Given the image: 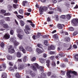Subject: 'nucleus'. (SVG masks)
<instances>
[{
	"label": "nucleus",
	"instance_id": "nucleus-1",
	"mask_svg": "<svg viewBox=\"0 0 78 78\" xmlns=\"http://www.w3.org/2000/svg\"><path fill=\"white\" fill-rule=\"evenodd\" d=\"M34 65L32 66V69L34 71H36L37 70V69H39L41 72H44V69L42 66H40L39 68V65L38 64L36 63L33 64Z\"/></svg>",
	"mask_w": 78,
	"mask_h": 78
},
{
	"label": "nucleus",
	"instance_id": "nucleus-2",
	"mask_svg": "<svg viewBox=\"0 0 78 78\" xmlns=\"http://www.w3.org/2000/svg\"><path fill=\"white\" fill-rule=\"evenodd\" d=\"M17 33H18L17 35V37H18L19 39H22V37H23L22 34H23V31L20 29H18L17 30Z\"/></svg>",
	"mask_w": 78,
	"mask_h": 78
},
{
	"label": "nucleus",
	"instance_id": "nucleus-3",
	"mask_svg": "<svg viewBox=\"0 0 78 78\" xmlns=\"http://www.w3.org/2000/svg\"><path fill=\"white\" fill-rule=\"evenodd\" d=\"M47 10H48V8L45 6H44L43 7H40L39 9V13L41 15L43 14L44 11H47Z\"/></svg>",
	"mask_w": 78,
	"mask_h": 78
},
{
	"label": "nucleus",
	"instance_id": "nucleus-4",
	"mask_svg": "<svg viewBox=\"0 0 78 78\" xmlns=\"http://www.w3.org/2000/svg\"><path fill=\"white\" fill-rule=\"evenodd\" d=\"M70 73H73L75 75H77V73L75 71H67V76L69 78H71V75Z\"/></svg>",
	"mask_w": 78,
	"mask_h": 78
},
{
	"label": "nucleus",
	"instance_id": "nucleus-5",
	"mask_svg": "<svg viewBox=\"0 0 78 78\" xmlns=\"http://www.w3.org/2000/svg\"><path fill=\"white\" fill-rule=\"evenodd\" d=\"M8 48L9 53H14V49L12 48V46H9L8 47Z\"/></svg>",
	"mask_w": 78,
	"mask_h": 78
},
{
	"label": "nucleus",
	"instance_id": "nucleus-6",
	"mask_svg": "<svg viewBox=\"0 0 78 78\" xmlns=\"http://www.w3.org/2000/svg\"><path fill=\"white\" fill-rule=\"evenodd\" d=\"M71 23L74 26H76V25L78 23V19H73Z\"/></svg>",
	"mask_w": 78,
	"mask_h": 78
},
{
	"label": "nucleus",
	"instance_id": "nucleus-7",
	"mask_svg": "<svg viewBox=\"0 0 78 78\" xmlns=\"http://www.w3.org/2000/svg\"><path fill=\"white\" fill-rule=\"evenodd\" d=\"M25 29L24 30V31L27 34H30V32H29V31L30 30V27H29V26L28 25H27L25 27Z\"/></svg>",
	"mask_w": 78,
	"mask_h": 78
},
{
	"label": "nucleus",
	"instance_id": "nucleus-8",
	"mask_svg": "<svg viewBox=\"0 0 78 78\" xmlns=\"http://www.w3.org/2000/svg\"><path fill=\"white\" fill-rule=\"evenodd\" d=\"M63 55L64 53H60L58 56H55L56 59L57 60H58V59H59V58H61V57H62V56H63Z\"/></svg>",
	"mask_w": 78,
	"mask_h": 78
},
{
	"label": "nucleus",
	"instance_id": "nucleus-9",
	"mask_svg": "<svg viewBox=\"0 0 78 78\" xmlns=\"http://www.w3.org/2000/svg\"><path fill=\"white\" fill-rule=\"evenodd\" d=\"M10 37V35H9V34H6L4 35V39H8Z\"/></svg>",
	"mask_w": 78,
	"mask_h": 78
},
{
	"label": "nucleus",
	"instance_id": "nucleus-10",
	"mask_svg": "<svg viewBox=\"0 0 78 78\" xmlns=\"http://www.w3.org/2000/svg\"><path fill=\"white\" fill-rule=\"evenodd\" d=\"M62 26L64 27V25L59 23L57 24V27L59 29H62L63 28Z\"/></svg>",
	"mask_w": 78,
	"mask_h": 78
},
{
	"label": "nucleus",
	"instance_id": "nucleus-11",
	"mask_svg": "<svg viewBox=\"0 0 78 78\" xmlns=\"http://www.w3.org/2000/svg\"><path fill=\"white\" fill-rule=\"evenodd\" d=\"M27 22H28L29 23H31L30 25L32 26V27H33V28H34V27L35 26L34 24L32 22L31 20H27Z\"/></svg>",
	"mask_w": 78,
	"mask_h": 78
},
{
	"label": "nucleus",
	"instance_id": "nucleus-12",
	"mask_svg": "<svg viewBox=\"0 0 78 78\" xmlns=\"http://www.w3.org/2000/svg\"><path fill=\"white\" fill-rule=\"evenodd\" d=\"M2 26L4 28H9V26L6 23L3 24Z\"/></svg>",
	"mask_w": 78,
	"mask_h": 78
},
{
	"label": "nucleus",
	"instance_id": "nucleus-13",
	"mask_svg": "<svg viewBox=\"0 0 78 78\" xmlns=\"http://www.w3.org/2000/svg\"><path fill=\"white\" fill-rule=\"evenodd\" d=\"M46 66L49 68L50 64V61L49 60H48L46 61Z\"/></svg>",
	"mask_w": 78,
	"mask_h": 78
},
{
	"label": "nucleus",
	"instance_id": "nucleus-14",
	"mask_svg": "<svg viewBox=\"0 0 78 78\" xmlns=\"http://www.w3.org/2000/svg\"><path fill=\"white\" fill-rule=\"evenodd\" d=\"M16 37H12L10 39V41L11 42H14V41H16Z\"/></svg>",
	"mask_w": 78,
	"mask_h": 78
},
{
	"label": "nucleus",
	"instance_id": "nucleus-15",
	"mask_svg": "<svg viewBox=\"0 0 78 78\" xmlns=\"http://www.w3.org/2000/svg\"><path fill=\"white\" fill-rule=\"evenodd\" d=\"M30 74L32 76H33V77H34L36 76V74L33 71L30 72Z\"/></svg>",
	"mask_w": 78,
	"mask_h": 78
},
{
	"label": "nucleus",
	"instance_id": "nucleus-16",
	"mask_svg": "<svg viewBox=\"0 0 78 78\" xmlns=\"http://www.w3.org/2000/svg\"><path fill=\"white\" fill-rule=\"evenodd\" d=\"M27 4H28V2L26 1L23 2L22 5L24 6H25V5Z\"/></svg>",
	"mask_w": 78,
	"mask_h": 78
},
{
	"label": "nucleus",
	"instance_id": "nucleus-17",
	"mask_svg": "<svg viewBox=\"0 0 78 78\" xmlns=\"http://www.w3.org/2000/svg\"><path fill=\"white\" fill-rule=\"evenodd\" d=\"M7 8H8V9L9 11H11V10L12 9V6H11V5H9L7 6Z\"/></svg>",
	"mask_w": 78,
	"mask_h": 78
},
{
	"label": "nucleus",
	"instance_id": "nucleus-18",
	"mask_svg": "<svg viewBox=\"0 0 78 78\" xmlns=\"http://www.w3.org/2000/svg\"><path fill=\"white\" fill-rule=\"evenodd\" d=\"M53 38H54L55 40H56V39H58V35H57V34H55L53 36Z\"/></svg>",
	"mask_w": 78,
	"mask_h": 78
},
{
	"label": "nucleus",
	"instance_id": "nucleus-19",
	"mask_svg": "<svg viewBox=\"0 0 78 78\" xmlns=\"http://www.w3.org/2000/svg\"><path fill=\"white\" fill-rule=\"evenodd\" d=\"M7 58L9 60H11L12 59V57L10 55H7Z\"/></svg>",
	"mask_w": 78,
	"mask_h": 78
},
{
	"label": "nucleus",
	"instance_id": "nucleus-20",
	"mask_svg": "<svg viewBox=\"0 0 78 78\" xmlns=\"http://www.w3.org/2000/svg\"><path fill=\"white\" fill-rule=\"evenodd\" d=\"M2 78H7V75H6V73H5L3 74L2 75Z\"/></svg>",
	"mask_w": 78,
	"mask_h": 78
},
{
	"label": "nucleus",
	"instance_id": "nucleus-21",
	"mask_svg": "<svg viewBox=\"0 0 78 78\" xmlns=\"http://www.w3.org/2000/svg\"><path fill=\"white\" fill-rule=\"evenodd\" d=\"M26 49L27 50H28L29 51L31 52L32 51V48L30 47H27V48H26Z\"/></svg>",
	"mask_w": 78,
	"mask_h": 78
},
{
	"label": "nucleus",
	"instance_id": "nucleus-22",
	"mask_svg": "<svg viewBox=\"0 0 78 78\" xmlns=\"http://www.w3.org/2000/svg\"><path fill=\"white\" fill-rule=\"evenodd\" d=\"M24 66L23 64H22L20 65L19 67L18 68L19 70H21V69H23Z\"/></svg>",
	"mask_w": 78,
	"mask_h": 78
},
{
	"label": "nucleus",
	"instance_id": "nucleus-23",
	"mask_svg": "<svg viewBox=\"0 0 78 78\" xmlns=\"http://www.w3.org/2000/svg\"><path fill=\"white\" fill-rule=\"evenodd\" d=\"M36 51L38 53H42V51H41V50L39 48H37Z\"/></svg>",
	"mask_w": 78,
	"mask_h": 78
},
{
	"label": "nucleus",
	"instance_id": "nucleus-24",
	"mask_svg": "<svg viewBox=\"0 0 78 78\" xmlns=\"http://www.w3.org/2000/svg\"><path fill=\"white\" fill-rule=\"evenodd\" d=\"M39 59H40V62L42 64H43V63H44V62H45L44 59L40 58H39Z\"/></svg>",
	"mask_w": 78,
	"mask_h": 78
},
{
	"label": "nucleus",
	"instance_id": "nucleus-25",
	"mask_svg": "<svg viewBox=\"0 0 78 78\" xmlns=\"http://www.w3.org/2000/svg\"><path fill=\"white\" fill-rule=\"evenodd\" d=\"M75 60L76 61H78V54L75 55Z\"/></svg>",
	"mask_w": 78,
	"mask_h": 78
},
{
	"label": "nucleus",
	"instance_id": "nucleus-26",
	"mask_svg": "<svg viewBox=\"0 0 78 78\" xmlns=\"http://www.w3.org/2000/svg\"><path fill=\"white\" fill-rule=\"evenodd\" d=\"M16 56L18 58H20L21 57V54L20 52H17L16 54Z\"/></svg>",
	"mask_w": 78,
	"mask_h": 78
},
{
	"label": "nucleus",
	"instance_id": "nucleus-27",
	"mask_svg": "<svg viewBox=\"0 0 78 78\" xmlns=\"http://www.w3.org/2000/svg\"><path fill=\"white\" fill-rule=\"evenodd\" d=\"M45 76V74L42 73L41 75V76H40V78H44V77Z\"/></svg>",
	"mask_w": 78,
	"mask_h": 78
},
{
	"label": "nucleus",
	"instance_id": "nucleus-28",
	"mask_svg": "<svg viewBox=\"0 0 78 78\" xmlns=\"http://www.w3.org/2000/svg\"><path fill=\"white\" fill-rule=\"evenodd\" d=\"M15 76H16V78H20V75L19 74V73H17L16 75H15Z\"/></svg>",
	"mask_w": 78,
	"mask_h": 78
},
{
	"label": "nucleus",
	"instance_id": "nucleus-29",
	"mask_svg": "<svg viewBox=\"0 0 78 78\" xmlns=\"http://www.w3.org/2000/svg\"><path fill=\"white\" fill-rule=\"evenodd\" d=\"M5 19L6 21H7L8 22L10 21V18L9 17H7L6 18H5Z\"/></svg>",
	"mask_w": 78,
	"mask_h": 78
},
{
	"label": "nucleus",
	"instance_id": "nucleus-30",
	"mask_svg": "<svg viewBox=\"0 0 78 78\" xmlns=\"http://www.w3.org/2000/svg\"><path fill=\"white\" fill-rule=\"evenodd\" d=\"M2 66L3 69H5L6 68V64L5 63H3Z\"/></svg>",
	"mask_w": 78,
	"mask_h": 78
},
{
	"label": "nucleus",
	"instance_id": "nucleus-31",
	"mask_svg": "<svg viewBox=\"0 0 78 78\" xmlns=\"http://www.w3.org/2000/svg\"><path fill=\"white\" fill-rule=\"evenodd\" d=\"M50 49L51 50H55V48L53 45H51L50 47Z\"/></svg>",
	"mask_w": 78,
	"mask_h": 78
},
{
	"label": "nucleus",
	"instance_id": "nucleus-32",
	"mask_svg": "<svg viewBox=\"0 0 78 78\" xmlns=\"http://www.w3.org/2000/svg\"><path fill=\"white\" fill-rule=\"evenodd\" d=\"M27 56H25L23 57V61L24 62H26V61H27Z\"/></svg>",
	"mask_w": 78,
	"mask_h": 78
},
{
	"label": "nucleus",
	"instance_id": "nucleus-33",
	"mask_svg": "<svg viewBox=\"0 0 78 78\" xmlns=\"http://www.w3.org/2000/svg\"><path fill=\"white\" fill-rule=\"evenodd\" d=\"M69 30L71 31H72L74 30V28L72 27H70L69 28Z\"/></svg>",
	"mask_w": 78,
	"mask_h": 78
},
{
	"label": "nucleus",
	"instance_id": "nucleus-34",
	"mask_svg": "<svg viewBox=\"0 0 78 78\" xmlns=\"http://www.w3.org/2000/svg\"><path fill=\"white\" fill-rule=\"evenodd\" d=\"M41 36H42V35H41L40 33H38L37 35V38H39V37Z\"/></svg>",
	"mask_w": 78,
	"mask_h": 78
},
{
	"label": "nucleus",
	"instance_id": "nucleus-35",
	"mask_svg": "<svg viewBox=\"0 0 78 78\" xmlns=\"http://www.w3.org/2000/svg\"><path fill=\"white\" fill-rule=\"evenodd\" d=\"M16 16L17 17H18V18H19V19H20V18L23 19V16L20 15H16Z\"/></svg>",
	"mask_w": 78,
	"mask_h": 78
},
{
	"label": "nucleus",
	"instance_id": "nucleus-36",
	"mask_svg": "<svg viewBox=\"0 0 78 78\" xmlns=\"http://www.w3.org/2000/svg\"><path fill=\"white\" fill-rule=\"evenodd\" d=\"M20 25H21V26H24L25 23H24V22H23V21L22 20H21L20 21Z\"/></svg>",
	"mask_w": 78,
	"mask_h": 78
},
{
	"label": "nucleus",
	"instance_id": "nucleus-37",
	"mask_svg": "<svg viewBox=\"0 0 78 78\" xmlns=\"http://www.w3.org/2000/svg\"><path fill=\"white\" fill-rule=\"evenodd\" d=\"M14 44L15 46H17L19 45V43H18V42L15 41L14 42Z\"/></svg>",
	"mask_w": 78,
	"mask_h": 78
},
{
	"label": "nucleus",
	"instance_id": "nucleus-38",
	"mask_svg": "<svg viewBox=\"0 0 78 78\" xmlns=\"http://www.w3.org/2000/svg\"><path fill=\"white\" fill-rule=\"evenodd\" d=\"M10 33L11 35H13L14 34V31H13V30H10Z\"/></svg>",
	"mask_w": 78,
	"mask_h": 78
},
{
	"label": "nucleus",
	"instance_id": "nucleus-39",
	"mask_svg": "<svg viewBox=\"0 0 78 78\" xmlns=\"http://www.w3.org/2000/svg\"><path fill=\"white\" fill-rule=\"evenodd\" d=\"M70 38L68 37H66L65 39L66 41H68V42H69V41H70Z\"/></svg>",
	"mask_w": 78,
	"mask_h": 78
},
{
	"label": "nucleus",
	"instance_id": "nucleus-40",
	"mask_svg": "<svg viewBox=\"0 0 78 78\" xmlns=\"http://www.w3.org/2000/svg\"><path fill=\"white\" fill-rule=\"evenodd\" d=\"M19 13L20 14H23V11L22 9H20L19 11Z\"/></svg>",
	"mask_w": 78,
	"mask_h": 78
},
{
	"label": "nucleus",
	"instance_id": "nucleus-41",
	"mask_svg": "<svg viewBox=\"0 0 78 78\" xmlns=\"http://www.w3.org/2000/svg\"><path fill=\"white\" fill-rule=\"evenodd\" d=\"M57 10L58 11H59V12H62V10H61V8H60L59 7H57Z\"/></svg>",
	"mask_w": 78,
	"mask_h": 78
},
{
	"label": "nucleus",
	"instance_id": "nucleus-42",
	"mask_svg": "<svg viewBox=\"0 0 78 78\" xmlns=\"http://www.w3.org/2000/svg\"><path fill=\"white\" fill-rule=\"evenodd\" d=\"M4 45H5V44H4V43H3V42L1 43L0 44V46H1V47H2V48H3Z\"/></svg>",
	"mask_w": 78,
	"mask_h": 78
},
{
	"label": "nucleus",
	"instance_id": "nucleus-43",
	"mask_svg": "<svg viewBox=\"0 0 78 78\" xmlns=\"http://www.w3.org/2000/svg\"><path fill=\"white\" fill-rule=\"evenodd\" d=\"M60 17L62 19H66V16L64 15H62Z\"/></svg>",
	"mask_w": 78,
	"mask_h": 78
},
{
	"label": "nucleus",
	"instance_id": "nucleus-44",
	"mask_svg": "<svg viewBox=\"0 0 78 78\" xmlns=\"http://www.w3.org/2000/svg\"><path fill=\"white\" fill-rule=\"evenodd\" d=\"M60 66L61 67L64 68V67H66V65H64V63H62L61 65Z\"/></svg>",
	"mask_w": 78,
	"mask_h": 78
},
{
	"label": "nucleus",
	"instance_id": "nucleus-45",
	"mask_svg": "<svg viewBox=\"0 0 78 78\" xmlns=\"http://www.w3.org/2000/svg\"><path fill=\"white\" fill-rule=\"evenodd\" d=\"M66 16L67 19H69V20L70 19V18H71V16H70V15H66Z\"/></svg>",
	"mask_w": 78,
	"mask_h": 78
},
{
	"label": "nucleus",
	"instance_id": "nucleus-46",
	"mask_svg": "<svg viewBox=\"0 0 78 78\" xmlns=\"http://www.w3.org/2000/svg\"><path fill=\"white\" fill-rule=\"evenodd\" d=\"M60 72H61V75H65V71H61Z\"/></svg>",
	"mask_w": 78,
	"mask_h": 78
},
{
	"label": "nucleus",
	"instance_id": "nucleus-47",
	"mask_svg": "<svg viewBox=\"0 0 78 78\" xmlns=\"http://www.w3.org/2000/svg\"><path fill=\"white\" fill-rule=\"evenodd\" d=\"M47 44H48V41L47 40H44V44L45 45H47Z\"/></svg>",
	"mask_w": 78,
	"mask_h": 78
},
{
	"label": "nucleus",
	"instance_id": "nucleus-48",
	"mask_svg": "<svg viewBox=\"0 0 78 78\" xmlns=\"http://www.w3.org/2000/svg\"><path fill=\"white\" fill-rule=\"evenodd\" d=\"M37 47L40 48H42V45L41 44H37Z\"/></svg>",
	"mask_w": 78,
	"mask_h": 78
},
{
	"label": "nucleus",
	"instance_id": "nucleus-49",
	"mask_svg": "<svg viewBox=\"0 0 78 78\" xmlns=\"http://www.w3.org/2000/svg\"><path fill=\"white\" fill-rule=\"evenodd\" d=\"M36 58L35 57H34L31 59V61H36Z\"/></svg>",
	"mask_w": 78,
	"mask_h": 78
},
{
	"label": "nucleus",
	"instance_id": "nucleus-50",
	"mask_svg": "<svg viewBox=\"0 0 78 78\" xmlns=\"http://www.w3.org/2000/svg\"><path fill=\"white\" fill-rule=\"evenodd\" d=\"M77 33H78V32L76 31H75L73 34V36H76L77 34Z\"/></svg>",
	"mask_w": 78,
	"mask_h": 78
},
{
	"label": "nucleus",
	"instance_id": "nucleus-51",
	"mask_svg": "<svg viewBox=\"0 0 78 78\" xmlns=\"http://www.w3.org/2000/svg\"><path fill=\"white\" fill-rule=\"evenodd\" d=\"M50 58L51 60H53L54 59V58H55V57L54 56H52L50 57Z\"/></svg>",
	"mask_w": 78,
	"mask_h": 78
},
{
	"label": "nucleus",
	"instance_id": "nucleus-52",
	"mask_svg": "<svg viewBox=\"0 0 78 78\" xmlns=\"http://www.w3.org/2000/svg\"><path fill=\"white\" fill-rule=\"evenodd\" d=\"M19 48L20 50H22L23 49V47L22 46H19Z\"/></svg>",
	"mask_w": 78,
	"mask_h": 78
},
{
	"label": "nucleus",
	"instance_id": "nucleus-53",
	"mask_svg": "<svg viewBox=\"0 0 78 78\" xmlns=\"http://www.w3.org/2000/svg\"><path fill=\"white\" fill-rule=\"evenodd\" d=\"M5 16H11V13H5L4 14Z\"/></svg>",
	"mask_w": 78,
	"mask_h": 78
},
{
	"label": "nucleus",
	"instance_id": "nucleus-54",
	"mask_svg": "<svg viewBox=\"0 0 78 78\" xmlns=\"http://www.w3.org/2000/svg\"><path fill=\"white\" fill-rule=\"evenodd\" d=\"M50 55H54L55 53V52L54 51H50Z\"/></svg>",
	"mask_w": 78,
	"mask_h": 78
},
{
	"label": "nucleus",
	"instance_id": "nucleus-55",
	"mask_svg": "<svg viewBox=\"0 0 78 78\" xmlns=\"http://www.w3.org/2000/svg\"><path fill=\"white\" fill-rule=\"evenodd\" d=\"M47 21L48 22L51 21V19L49 17H48L47 19Z\"/></svg>",
	"mask_w": 78,
	"mask_h": 78
},
{
	"label": "nucleus",
	"instance_id": "nucleus-56",
	"mask_svg": "<svg viewBox=\"0 0 78 78\" xmlns=\"http://www.w3.org/2000/svg\"><path fill=\"white\" fill-rule=\"evenodd\" d=\"M51 75V72H48V76H50V75Z\"/></svg>",
	"mask_w": 78,
	"mask_h": 78
},
{
	"label": "nucleus",
	"instance_id": "nucleus-57",
	"mask_svg": "<svg viewBox=\"0 0 78 78\" xmlns=\"http://www.w3.org/2000/svg\"><path fill=\"white\" fill-rule=\"evenodd\" d=\"M13 6L14 8H15V9H16L17 8V5H15V4H13Z\"/></svg>",
	"mask_w": 78,
	"mask_h": 78
},
{
	"label": "nucleus",
	"instance_id": "nucleus-58",
	"mask_svg": "<svg viewBox=\"0 0 78 78\" xmlns=\"http://www.w3.org/2000/svg\"><path fill=\"white\" fill-rule=\"evenodd\" d=\"M52 2L53 3H56L57 1L56 0H52Z\"/></svg>",
	"mask_w": 78,
	"mask_h": 78
},
{
	"label": "nucleus",
	"instance_id": "nucleus-59",
	"mask_svg": "<svg viewBox=\"0 0 78 78\" xmlns=\"http://www.w3.org/2000/svg\"><path fill=\"white\" fill-rule=\"evenodd\" d=\"M10 70H11V71H12L13 72L14 71V69L12 68V67L10 68Z\"/></svg>",
	"mask_w": 78,
	"mask_h": 78
},
{
	"label": "nucleus",
	"instance_id": "nucleus-60",
	"mask_svg": "<svg viewBox=\"0 0 78 78\" xmlns=\"http://www.w3.org/2000/svg\"><path fill=\"white\" fill-rule=\"evenodd\" d=\"M9 66H13V63L11 62H9Z\"/></svg>",
	"mask_w": 78,
	"mask_h": 78
},
{
	"label": "nucleus",
	"instance_id": "nucleus-61",
	"mask_svg": "<svg viewBox=\"0 0 78 78\" xmlns=\"http://www.w3.org/2000/svg\"><path fill=\"white\" fill-rule=\"evenodd\" d=\"M5 22V21L3 20H1V21H0V23H2L3 24V23Z\"/></svg>",
	"mask_w": 78,
	"mask_h": 78
},
{
	"label": "nucleus",
	"instance_id": "nucleus-62",
	"mask_svg": "<svg viewBox=\"0 0 78 78\" xmlns=\"http://www.w3.org/2000/svg\"><path fill=\"white\" fill-rule=\"evenodd\" d=\"M53 12H54L53 11H49V12H48V13L49 14H53Z\"/></svg>",
	"mask_w": 78,
	"mask_h": 78
},
{
	"label": "nucleus",
	"instance_id": "nucleus-63",
	"mask_svg": "<svg viewBox=\"0 0 78 78\" xmlns=\"http://www.w3.org/2000/svg\"><path fill=\"white\" fill-rule=\"evenodd\" d=\"M1 12H2V13H5V12H6V11L2 9L1 10Z\"/></svg>",
	"mask_w": 78,
	"mask_h": 78
},
{
	"label": "nucleus",
	"instance_id": "nucleus-64",
	"mask_svg": "<svg viewBox=\"0 0 78 78\" xmlns=\"http://www.w3.org/2000/svg\"><path fill=\"white\" fill-rule=\"evenodd\" d=\"M22 51L23 53H25L26 51L24 49H23V50H22Z\"/></svg>",
	"mask_w": 78,
	"mask_h": 78
}]
</instances>
